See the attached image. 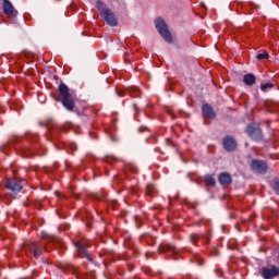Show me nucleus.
Instances as JSON below:
<instances>
[{"instance_id": "1", "label": "nucleus", "mask_w": 279, "mask_h": 279, "mask_svg": "<svg viewBox=\"0 0 279 279\" xmlns=\"http://www.w3.org/2000/svg\"><path fill=\"white\" fill-rule=\"evenodd\" d=\"M59 97L64 108H66V110H69L70 112H73L75 108V96H73L71 92H69V86H66V84L64 83H61L59 85Z\"/></svg>"}, {"instance_id": "2", "label": "nucleus", "mask_w": 279, "mask_h": 279, "mask_svg": "<svg viewBox=\"0 0 279 279\" xmlns=\"http://www.w3.org/2000/svg\"><path fill=\"white\" fill-rule=\"evenodd\" d=\"M22 250H24L26 254L27 252H31L34 258H40L43 252H49V246L41 242L26 241L22 246Z\"/></svg>"}, {"instance_id": "3", "label": "nucleus", "mask_w": 279, "mask_h": 279, "mask_svg": "<svg viewBox=\"0 0 279 279\" xmlns=\"http://www.w3.org/2000/svg\"><path fill=\"white\" fill-rule=\"evenodd\" d=\"M155 27L166 43H173V37L171 36V32H169V26H167L165 20H162L161 17L157 19L155 21Z\"/></svg>"}, {"instance_id": "4", "label": "nucleus", "mask_w": 279, "mask_h": 279, "mask_svg": "<svg viewBox=\"0 0 279 279\" xmlns=\"http://www.w3.org/2000/svg\"><path fill=\"white\" fill-rule=\"evenodd\" d=\"M260 276L264 279H274L278 278L279 276V267L270 265V266H264L260 269Z\"/></svg>"}, {"instance_id": "5", "label": "nucleus", "mask_w": 279, "mask_h": 279, "mask_svg": "<svg viewBox=\"0 0 279 279\" xmlns=\"http://www.w3.org/2000/svg\"><path fill=\"white\" fill-rule=\"evenodd\" d=\"M5 189H8V191H12L16 195V193H21V191H23V183L16 180V178H13L7 181Z\"/></svg>"}, {"instance_id": "6", "label": "nucleus", "mask_w": 279, "mask_h": 279, "mask_svg": "<svg viewBox=\"0 0 279 279\" xmlns=\"http://www.w3.org/2000/svg\"><path fill=\"white\" fill-rule=\"evenodd\" d=\"M246 132L253 141H260V138H263V131L260 128H258V125L250 124Z\"/></svg>"}, {"instance_id": "7", "label": "nucleus", "mask_w": 279, "mask_h": 279, "mask_svg": "<svg viewBox=\"0 0 279 279\" xmlns=\"http://www.w3.org/2000/svg\"><path fill=\"white\" fill-rule=\"evenodd\" d=\"M3 12L9 19H16L19 11L14 9V5H12V2L10 0H3Z\"/></svg>"}, {"instance_id": "8", "label": "nucleus", "mask_w": 279, "mask_h": 279, "mask_svg": "<svg viewBox=\"0 0 279 279\" xmlns=\"http://www.w3.org/2000/svg\"><path fill=\"white\" fill-rule=\"evenodd\" d=\"M104 21H106L107 25L110 27H117L119 25V21L114 16V13L111 10L104 11V14L101 15Z\"/></svg>"}, {"instance_id": "9", "label": "nucleus", "mask_w": 279, "mask_h": 279, "mask_svg": "<svg viewBox=\"0 0 279 279\" xmlns=\"http://www.w3.org/2000/svg\"><path fill=\"white\" fill-rule=\"evenodd\" d=\"M251 169L255 171V173H266L267 172V162L258 159H254L251 162Z\"/></svg>"}, {"instance_id": "10", "label": "nucleus", "mask_w": 279, "mask_h": 279, "mask_svg": "<svg viewBox=\"0 0 279 279\" xmlns=\"http://www.w3.org/2000/svg\"><path fill=\"white\" fill-rule=\"evenodd\" d=\"M223 147L226 151H234L236 149V141L232 136H226L223 138Z\"/></svg>"}, {"instance_id": "11", "label": "nucleus", "mask_w": 279, "mask_h": 279, "mask_svg": "<svg viewBox=\"0 0 279 279\" xmlns=\"http://www.w3.org/2000/svg\"><path fill=\"white\" fill-rule=\"evenodd\" d=\"M203 117H206L207 119H215L217 117V113H215V109L208 104L203 105Z\"/></svg>"}, {"instance_id": "12", "label": "nucleus", "mask_w": 279, "mask_h": 279, "mask_svg": "<svg viewBox=\"0 0 279 279\" xmlns=\"http://www.w3.org/2000/svg\"><path fill=\"white\" fill-rule=\"evenodd\" d=\"M159 254H167V252H171V254H173V256H175V254H178V248H175V246L171 245V244H161L158 248Z\"/></svg>"}, {"instance_id": "13", "label": "nucleus", "mask_w": 279, "mask_h": 279, "mask_svg": "<svg viewBox=\"0 0 279 279\" xmlns=\"http://www.w3.org/2000/svg\"><path fill=\"white\" fill-rule=\"evenodd\" d=\"M218 181L222 186H228L232 184V175H230L228 172H222L219 174Z\"/></svg>"}, {"instance_id": "14", "label": "nucleus", "mask_w": 279, "mask_h": 279, "mask_svg": "<svg viewBox=\"0 0 279 279\" xmlns=\"http://www.w3.org/2000/svg\"><path fill=\"white\" fill-rule=\"evenodd\" d=\"M80 256H85V258H87V260L92 262L93 257H90L88 255V252L86 251V246H84V244H82V242H75L74 243Z\"/></svg>"}, {"instance_id": "15", "label": "nucleus", "mask_w": 279, "mask_h": 279, "mask_svg": "<svg viewBox=\"0 0 279 279\" xmlns=\"http://www.w3.org/2000/svg\"><path fill=\"white\" fill-rule=\"evenodd\" d=\"M47 130L51 134V136H57L60 134V128L53 123V121L47 122Z\"/></svg>"}, {"instance_id": "16", "label": "nucleus", "mask_w": 279, "mask_h": 279, "mask_svg": "<svg viewBox=\"0 0 279 279\" xmlns=\"http://www.w3.org/2000/svg\"><path fill=\"white\" fill-rule=\"evenodd\" d=\"M243 82L246 86H254L256 84V76L252 73L244 75Z\"/></svg>"}, {"instance_id": "17", "label": "nucleus", "mask_w": 279, "mask_h": 279, "mask_svg": "<svg viewBox=\"0 0 279 279\" xmlns=\"http://www.w3.org/2000/svg\"><path fill=\"white\" fill-rule=\"evenodd\" d=\"M96 8L101 15H104V12H107L108 10H110L106 8V3H104L101 0L96 1Z\"/></svg>"}, {"instance_id": "18", "label": "nucleus", "mask_w": 279, "mask_h": 279, "mask_svg": "<svg viewBox=\"0 0 279 279\" xmlns=\"http://www.w3.org/2000/svg\"><path fill=\"white\" fill-rule=\"evenodd\" d=\"M126 93L131 95V97H138L141 95V90L137 87H129L126 88Z\"/></svg>"}, {"instance_id": "19", "label": "nucleus", "mask_w": 279, "mask_h": 279, "mask_svg": "<svg viewBox=\"0 0 279 279\" xmlns=\"http://www.w3.org/2000/svg\"><path fill=\"white\" fill-rule=\"evenodd\" d=\"M146 195H149L150 197H154L156 195V187L154 185L148 184L145 190Z\"/></svg>"}, {"instance_id": "20", "label": "nucleus", "mask_w": 279, "mask_h": 279, "mask_svg": "<svg viewBox=\"0 0 279 279\" xmlns=\"http://www.w3.org/2000/svg\"><path fill=\"white\" fill-rule=\"evenodd\" d=\"M205 182H206L207 186H215V184H216L215 178H213V175H206Z\"/></svg>"}, {"instance_id": "21", "label": "nucleus", "mask_w": 279, "mask_h": 279, "mask_svg": "<svg viewBox=\"0 0 279 279\" xmlns=\"http://www.w3.org/2000/svg\"><path fill=\"white\" fill-rule=\"evenodd\" d=\"M268 59H269V53L267 51L257 53V60H268Z\"/></svg>"}, {"instance_id": "22", "label": "nucleus", "mask_w": 279, "mask_h": 279, "mask_svg": "<svg viewBox=\"0 0 279 279\" xmlns=\"http://www.w3.org/2000/svg\"><path fill=\"white\" fill-rule=\"evenodd\" d=\"M49 241L57 243V245H62V239L56 236H49Z\"/></svg>"}, {"instance_id": "23", "label": "nucleus", "mask_w": 279, "mask_h": 279, "mask_svg": "<svg viewBox=\"0 0 279 279\" xmlns=\"http://www.w3.org/2000/svg\"><path fill=\"white\" fill-rule=\"evenodd\" d=\"M198 239H199V235L195 233L191 234L190 236V241L191 243H193V245H196Z\"/></svg>"}, {"instance_id": "24", "label": "nucleus", "mask_w": 279, "mask_h": 279, "mask_svg": "<svg viewBox=\"0 0 279 279\" xmlns=\"http://www.w3.org/2000/svg\"><path fill=\"white\" fill-rule=\"evenodd\" d=\"M269 88H274V84H271V83H266V84H262L260 85V89L262 90H267V89H269Z\"/></svg>"}, {"instance_id": "25", "label": "nucleus", "mask_w": 279, "mask_h": 279, "mask_svg": "<svg viewBox=\"0 0 279 279\" xmlns=\"http://www.w3.org/2000/svg\"><path fill=\"white\" fill-rule=\"evenodd\" d=\"M274 191L279 195V181H275Z\"/></svg>"}, {"instance_id": "26", "label": "nucleus", "mask_w": 279, "mask_h": 279, "mask_svg": "<svg viewBox=\"0 0 279 279\" xmlns=\"http://www.w3.org/2000/svg\"><path fill=\"white\" fill-rule=\"evenodd\" d=\"M196 263L199 265V267H202V265H204V259L196 257Z\"/></svg>"}, {"instance_id": "27", "label": "nucleus", "mask_w": 279, "mask_h": 279, "mask_svg": "<svg viewBox=\"0 0 279 279\" xmlns=\"http://www.w3.org/2000/svg\"><path fill=\"white\" fill-rule=\"evenodd\" d=\"M168 114H171L172 119H175V114H173L171 110H168Z\"/></svg>"}, {"instance_id": "28", "label": "nucleus", "mask_w": 279, "mask_h": 279, "mask_svg": "<svg viewBox=\"0 0 279 279\" xmlns=\"http://www.w3.org/2000/svg\"><path fill=\"white\" fill-rule=\"evenodd\" d=\"M41 239H47V233L41 232Z\"/></svg>"}, {"instance_id": "29", "label": "nucleus", "mask_w": 279, "mask_h": 279, "mask_svg": "<svg viewBox=\"0 0 279 279\" xmlns=\"http://www.w3.org/2000/svg\"><path fill=\"white\" fill-rule=\"evenodd\" d=\"M118 95H119V97H122L123 96V90H118Z\"/></svg>"}, {"instance_id": "30", "label": "nucleus", "mask_w": 279, "mask_h": 279, "mask_svg": "<svg viewBox=\"0 0 279 279\" xmlns=\"http://www.w3.org/2000/svg\"><path fill=\"white\" fill-rule=\"evenodd\" d=\"M106 161H107V162H110V157H107Z\"/></svg>"}, {"instance_id": "31", "label": "nucleus", "mask_w": 279, "mask_h": 279, "mask_svg": "<svg viewBox=\"0 0 279 279\" xmlns=\"http://www.w3.org/2000/svg\"><path fill=\"white\" fill-rule=\"evenodd\" d=\"M56 195H57V197H60V193L59 192H56Z\"/></svg>"}, {"instance_id": "32", "label": "nucleus", "mask_w": 279, "mask_h": 279, "mask_svg": "<svg viewBox=\"0 0 279 279\" xmlns=\"http://www.w3.org/2000/svg\"><path fill=\"white\" fill-rule=\"evenodd\" d=\"M254 7H256V4H251V8H254Z\"/></svg>"}, {"instance_id": "33", "label": "nucleus", "mask_w": 279, "mask_h": 279, "mask_svg": "<svg viewBox=\"0 0 279 279\" xmlns=\"http://www.w3.org/2000/svg\"><path fill=\"white\" fill-rule=\"evenodd\" d=\"M112 204H113V210H114V204H117V202H113Z\"/></svg>"}, {"instance_id": "34", "label": "nucleus", "mask_w": 279, "mask_h": 279, "mask_svg": "<svg viewBox=\"0 0 279 279\" xmlns=\"http://www.w3.org/2000/svg\"><path fill=\"white\" fill-rule=\"evenodd\" d=\"M140 132H143V128H140Z\"/></svg>"}, {"instance_id": "35", "label": "nucleus", "mask_w": 279, "mask_h": 279, "mask_svg": "<svg viewBox=\"0 0 279 279\" xmlns=\"http://www.w3.org/2000/svg\"><path fill=\"white\" fill-rule=\"evenodd\" d=\"M96 199H99L98 196H96Z\"/></svg>"}]
</instances>
